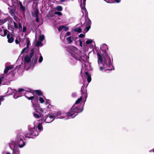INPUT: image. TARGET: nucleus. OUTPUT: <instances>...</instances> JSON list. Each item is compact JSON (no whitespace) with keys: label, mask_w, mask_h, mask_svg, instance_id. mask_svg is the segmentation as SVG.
Masks as SVG:
<instances>
[{"label":"nucleus","mask_w":154,"mask_h":154,"mask_svg":"<svg viewBox=\"0 0 154 154\" xmlns=\"http://www.w3.org/2000/svg\"><path fill=\"white\" fill-rule=\"evenodd\" d=\"M100 48L104 51V54L102 55L99 53L97 54L98 63L99 64L100 69L101 71L111 70L113 68L110 57L106 54V50L108 49L107 45L103 44Z\"/></svg>","instance_id":"f257e3e1"},{"label":"nucleus","mask_w":154,"mask_h":154,"mask_svg":"<svg viewBox=\"0 0 154 154\" xmlns=\"http://www.w3.org/2000/svg\"><path fill=\"white\" fill-rule=\"evenodd\" d=\"M81 101V97L78 99L68 113H66L63 112L59 111V116L58 117V118L62 119L66 116L74 118L78 113L82 112L83 110L84 105L80 103Z\"/></svg>","instance_id":"f03ea898"},{"label":"nucleus","mask_w":154,"mask_h":154,"mask_svg":"<svg viewBox=\"0 0 154 154\" xmlns=\"http://www.w3.org/2000/svg\"><path fill=\"white\" fill-rule=\"evenodd\" d=\"M22 133H19L17 136L15 142L11 141L9 143V146L11 149L13 150L12 154H19V151L18 146L20 148L23 147L25 145V143L23 139L24 138Z\"/></svg>","instance_id":"7ed1b4c3"},{"label":"nucleus","mask_w":154,"mask_h":154,"mask_svg":"<svg viewBox=\"0 0 154 154\" xmlns=\"http://www.w3.org/2000/svg\"><path fill=\"white\" fill-rule=\"evenodd\" d=\"M68 51L72 57L81 62L86 61L89 59L85 54L82 53L81 51L75 47H70Z\"/></svg>","instance_id":"20e7f679"},{"label":"nucleus","mask_w":154,"mask_h":154,"mask_svg":"<svg viewBox=\"0 0 154 154\" xmlns=\"http://www.w3.org/2000/svg\"><path fill=\"white\" fill-rule=\"evenodd\" d=\"M31 102L32 103L33 107L35 111V112L37 113H33V115L34 117L37 119L40 118L43 115V113L45 109L41 108L38 104H35L33 100L31 101Z\"/></svg>","instance_id":"39448f33"},{"label":"nucleus","mask_w":154,"mask_h":154,"mask_svg":"<svg viewBox=\"0 0 154 154\" xmlns=\"http://www.w3.org/2000/svg\"><path fill=\"white\" fill-rule=\"evenodd\" d=\"M37 126H34V127L30 128L28 132L25 134V136L26 137L32 138L35 136H37L38 132L36 131Z\"/></svg>","instance_id":"423d86ee"},{"label":"nucleus","mask_w":154,"mask_h":154,"mask_svg":"<svg viewBox=\"0 0 154 154\" xmlns=\"http://www.w3.org/2000/svg\"><path fill=\"white\" fill-rule=\"evenodd\" d=\"M31 52L29 56V55H26L24 58V63L25 64L26 63L29 64L31 60V58L33 56L34 54V52L33 49H31Z\"/></svg>","instance_id":"0eeeda50"},{"label":"nucleus","mask_w":154,"mask_h":154,"mask_svg":"<svg viewBox=\"0 0 154 154\" xmlns=\"http://www.w3.org/2000/svg\"><path fill=\"white\" fill-rule=\"evenodd\" d=\"M44 121L46 123H50L52 122L55 119L54 114L52 113L45 116L44 118Z\"/></svg>","instance_id":"6e6552de"},{"label":"nucleus","mask_w":154,"mask_h":154,"mask_svg":"<svg viewBox=\"0 0 154 154\" xmlns=\"http://www.w3.org/2000/svg\"><path fill=\"white\" fill-rule=\"evenodd\" d=\"M86 1V0H83V1H82V2L81 1H79L83 15H85V16H87L88 14L87 10L85 8Z\"/></svg>","instance_id":"1a4fd4ad"},{"label":"nucleus","mask_w":154,"mask_h":154,"mask_svg":"<svg viewBox=\"0 0 154 154\" xmlns=\"http://www.w3.org/2000/svg\"><path fill=\"white\" fill-rule=\"evenodd\" d=\"M25 97L29 100H32V101L33 100L35 99V97L33 96V94L31 92H27L25 94Z\"/></svg>","instance_id":"9d476101"},{"label":"nucleus","mask_w":154,"mask_h":154,"mask_svg":"<svg viewBox=\"0 0 154 154\" xmlns=\"http://www.w3.org/2000/svg\"><path fill=\"white\" fill-rule=\"evenodd\" d=\"M91 22V21L90 20H87L85 23L84 25L85 27V31L86 32H87L90 28Z\"/></svg>","instance_id":"9b49d317"},{"label":"nucleus","mask_w":154,"mask_h":154,"mask_svg":"<svg viewBox=\"0 0 154 154\" xmlns=\"http://www.w3.org/2000/svg\"><path fill=\"white\" fill-rule=\"evenodd\" d=\"M8 91L11 92V94H14V99H17L18 97H20V96L17 95V91H16L15 90H12V89L10 88H8Z\"/></svg>","instance_id":"f8f14e48"},{"label":"nucleus","mask_w":154,"mask_h":154,"mask_svg":"<svg viewBox=\"0 0 154 154\" xmlns=\"http://www.w3.org/2000/svg\"><path fill=\"white\" fill-rule=\"evenodd\" d=\"M3 16H2V18H0V25L4 23L8 20V18L4 17L5 15L3 14Z\"/></svg>","instance_id":"ddd939ff"},{"label":"nucleus","mask_w":154,"mask_h":154,"mask_svg":"<svg viewBox=\"0 0 154 154\" xmlns=\"http://www.w3.org/2000/svg\"><path fill=\"white\" fill-rule=\"evenodd\" d=\"M7 38L8 39V42L9 43H12L14 41V38L10 34H8L7 35Z\"/></svg>","instance_id":"4468645a"},{"label":"nucleus","mask_w":154,"mask_h":154,"mask_svg":"<svg viewBox=\"0 0 154 154\" xmlns=\"http://www.w3.org/2000/svg\"><path fill=\"white\" fill-rule=\"evenodd\" d=\"M81 92L82 94V96L79 98L81 97L82 100V97H83L86 99L87 97V95L86 94H85L86 91L85 90V88L84 86H82L81 89Z\"/></svg>","instance_id":"2eb2a0df"},{"label":"nucleus","mask_w":154,"mask_h":154,"mask_svg":"<svg viewBox=\"0 0 154 154\" xmlns=\"http://www.w3.org/2000/svg\"><path fill=\"white\" fill-rule=\"evenodd\" d=\"M14 68V66L12 65L7 66L4 71L5 73H6L10 70Z\"/></svg>","instance_id":"dca6fc26"},{"label":"nucleus","mask_w":154,"mask_h":154,"mask_svg":"<svg viewBox=\"0 0 154 154\" xmlns=\"http://www.w3.org/2000/svg\"><path fill=\"white\" fill-rule=\"evenodd\" d=\"M66 39L68 41V42L70 44L72 42V41L74 40L75 39L74 38V36H69V37L67 38Z\"/></svg>","instance_id":"f3484780"},{"label":"nucleus","mask_w":154,"mask_h":154,"mask_svg":"<svg viewBox=\"0 0 154 154\" xmlns=\"http://www.w3.org/2000/svg\"><path fill=\"white\" fill-rule=\"evenodd\" d=\"M104 1L107 3H114L116 2L119 3L120 2L121 0H104Z\"/></svg>","instance_id":"a211bd4d"},{"label":"nucleus","mask_w":154,"mask_h":154,"mask_svg":"<svg viewBox=\"0 0 154 154\" xmlns=\"http://www.w3.org/2000/svg\"><path fill=\"white\" fill-rule=\"evenodd\" d=\"M37 98L38 99L40 103H44L45 98L44 96H38Z\"/></svg>","instance_id":"6ab92c4d"},{"label":"nucleus","mask_w":154,"mask_h":154,"mask_svg":"<svg viewBox=\"0 0 154 154\" xmlns=\"http://www.w3.org/2000/svg\"><path fill=\"white\" fill-rule=\"evenodd\" d=\"M38 55L37 54H35V56L33 57L32 59V61L33 63L35 64L36 63L38 59Z\"/></svg>","instance_id":"aec40b11"},{"label":"nucleus","mask_w":154,"mask_h":154,"mask_svg":"<svg viewBox=\"0 0 154 154\" xmlns=\"http://www.w3.org/2000/svg\"><path fill=\"white\" fill-rule=\"evenodd\" d=\"M8 31L7 30H4L1 31L0 35L2 36H5L7 34Z\"/></svg>","instance_id":"412c9836"},{"label":"nucleus","mask_w":154,"mask_h":154,"mask_svg":"<svg viewBox=\"0 0 154 154\" xmlns=\"http://www.w3.org/2000/svg\"><path fill=\"white\" fill-rule=\"evenodd\" d=\"M85 74L87 77V81L88 83L90 82L91 81V75L89 74L88 72H86Z\"/></svg>","instance_id":"4be33fe9"},{"label":"nucleus","mask_w":154,"mask_h":154,"mask_svg":"<svg viewBox=\"0 0 154 154\" xmlns=\"http://www.w3.org/2000/svg\"><path fill=\"white\" fill-rule=\"evenodd\" d=\"M42 123H39L38 124L37 127V126L39 131H40L43 130V127L42 126Z\"/></svg>","instance_id":"5701e85b"},{"label":"nucleus","mask_w":154,"mask_h":154,"mask_svg":"<svg viewBox=\"0 0 154 154\" xmlns=\"http://www.w3.org/2000/svg\"><path fill=\"white\" fill-rule=\"evenodd\" d=\"M34 92H35L39 96H43V93L40 90H36L34 91Z\"/></svg>","instance_id":"b1692460"},{"label":"nucleus","mask_w":154,"mask_h":154,"mask_svg":"<svg viewBox=\"0 0 154 154\" xmlns=\"http://www.w3.org/2000/svg\"><path fill=\"white\" fill-rule=\"evenodd\" d=\"M55 9L58 11H61L63 10V8L61 6H58L56 7Z\"/></svg>","instance_id":"393cba45"},{"label":"nucleus","mask_w":154,"mask_h":154,"mask_svg":"<svg viewBox=\"0 0 154 154\" xmlns=\"http://www.w3.org/2000/svg\"><path fill=\"white\" fill-rule=\"evenodd\" d=\"M19 4L20 9L23 11H24L25 10V8L24 6H23L22 2H20Z\"/></svg>","instance_id":"a878e982"},{"label":"nucleus","mask_w":154,"mask_h":154,"mask_svg":"<svg viewBox=\"0 0 154 154\" xmlns=\"http://www.w3.org/2000/svg\"><path fill=\"white\" fill-rule=\"evenodd\" d=\"M74 31L75 32L80 33L82 32V29L80 27H77L75 28L74 30Z\"/></svg>","instance_id":"bb28decb"},{"label":"nucleus","mask_w":154,"mask_h":154,"mask_svg":"<svg viewBox=\"0 0 154 154\" xmlns=\"http://www.w3.org/2000/svg\"><path fill=\"white\" fill-rule=\"evenodd\" d=\"M28 48H27V47H26L24 48L22 50L21 54L23 53H26L28 51Z\"/></svg>","instance_id":"cd10ccee"},{"label":"nucleus","mask_w":154,"mask_h":154,"mask_svg":"<svg viewBox=\"0 0 154 154\" xmlns=\"http://www.w3.org/2000/svg\"><path fill=\"white\" fill-rule=\"evenodd\" d=\"M54 114V116L55 118H58V117L59 116V112H55L54 113H52Z\"/></svg>","instance_id":"c85d7f7f"},{"label":"nucleus","mask_w":154,"mask_h":154,"mask_svg":"<svg viewBox=\"0 0 154 154\" xmlns=\"http://www.w3.org/2000/svg\"><path fill=\"white\" fill-rule=\"evenodd\" d=\"M93 40H92L91 39H89L86 41V44H87L88 45H89V44H91V43H93Z\"/></svg>","instance_id":"c756f323"},{"label":"nucleus","mask_w":154,"mask_h":154,"mask_svg":"<svg viewBox=\"0 0 154 154\" xmlns=\"http://www.w3.org/2000/svg\"><path fill=\"white\" fill-rule=\"evenodd\" d=\"M44 36L43 35H41L39 36L38 40L40 41H42L44 39Z\"/></svg>","instance_id":"7c9ffc66"},{"label":"nucleus","mask_w":154,"mask_h":154,"mask_svg":"<svg viewBox=\"0 0 154 154\" xmlns=\"http://www.w3.org/2000/svg\"><path fill=\"white\" fill-rule=\"evenodd\" d=\"M41 42L42 41H40L39 40L38 41L36 44V46H42L43 45Z\"/></svg>","instance_id":"2f4dec72"},{"label":"nucleus","mask_w":154,"mask_h":154,"mask_svg":"<svg viewBox=\"0 0 154 154\" xmlns=\"http://www.w3.org/2000/svg\"><path fill=\"white\" fill-rule=\"evenodd\" d=\"M30 44V42L28 38L26 39V47L27 48H29V45Z\"/></svg>","instance_id":"473e14b6"},{"label":"nucleus","mask_w":154,"mask_h":154,"mask_svg":"<svg viewBox=\"0 0 154 154\" xmlns=\"http://www.w3.org/2000/svg\"><path fill=\"white\" fill-rule=\"evenodd\" d=\"M34 12L35 16H38V10L37 8H36L34 10Z\"/></svg>","instance_id":"72a5a7b5"},{"label":"nucleus","mask_w":154,"mask_h":154,"mask_svg":"<svg viewBox=\"0 0 154 154\" xmlns=\"http://www.w3.org/2000/svg\"><path fill=\"white\" fill-rule=\"evenodd\" d=\"M64 28V26H60L59 28H58V30L60 31L62 29H63Z\"/></svg>","instance_id":"f704fd0d"},{"label":"nucleus","mask_w":154,"mask_h":154,"mask_svg":"<svg viewBox=\"0 0 154 154\" xmlns=\"http://www.w3.org/2000/svg\"><path fill=\"white\" fill-rule=\"evenodd\" d=\"M55 14H57L59 16H61L62 15V13L60 12H55Z\"/></svg>","instance_id":"c9c22d12"},{"label":"nucleus","mask_w":154,"mask_h":154,"mask_svg":"<svg viewBox=\"0 0 154 154\" xmlns=\"http://www.w3.org/2000/svg\"><path fill=\"white\" fill-rule=\"evenodd\" d=\"M43 60V57L42 56H40L39 59V63L41 62Z\"/></svg>","instance_id":"e433bc0d"},{"label":"nucleus","mask_w":154,"mask_h":154,"mask_svg":"<svg viewBox=\"0 0 154 154\" xmlns=\"http://www.w3.org/2000/svg\"><path fill=\"white\" fill-rule=\"evenodd\" d=\"M24 91V90L23 88H19L18 90V92L19 93L21 92L22 91Z\"/></svg>","instance_id":"4c0bfd02"},{"label":"nucleus","mask_w":154,"mask_h":154,"mask_svg":"<svg viewBox=\"0 0 154 154\" xmlns=\"http://www.w3.org/2000/svg\"><path fill=\"white\" fill-rule=\"evenodd\" d=\"M46 106L47 108L49 109H51L52 108V106L50 104H49L48 105H47Z\"/></svg>","instance_id":"58836bf2"},{"label":"nucleus","mask_w":154,"mask_h":154,"mask_svg":"<svg viewBox=\"0 0 154 154\" xmlns=\"http://www.w3.org/2000/svg\"><path fill=\"white\" fill-rule=\"evenodd\" d=\"M65 31H66L69 30V28L68 26H64L63 28Z\"/></svg>","instance_id":"ea45409f"},{"label":"nucleus","mask_w":154,"mask_h":154,"mask_svg":"<svg viewBox=\"0 0 154 154\" xmlns=\"http://www.w3.org/2000/svg\"><path fill=\"white\" fill-rule=\"evenodd\" d=\"M71 35V32H67L65 36H69Z\"/></svg>","instance_id":"a19ab883"},{"label":"nucleus","mask_w":154,"mask_h":154,"mask_svg":"<svg viewBox=\"0 0 154 154\" xmlns=\"http://www.w3.org/2000/svg\"><path fill=\"white\" fill-rule=\"evenodd\" d=\"M26 26H23V32H25L26 31Z\"/></svg>","instance_id":"79ce46f5"},{"label":"nucleus","mask_w":154,"mask_h":154,"mask_svg":"<svg viewBox=\"0 0 154 154\" xmlns=\"http://www.w3.org/2000/svg\"><path fill=\"white\" fill-rule=\"evenodd\" d=\"M2 154H11V153L8 151H4L2 152Z\"/></svg>","instance_id":"37998d69"},{"label":"nucleus","mask_w":154,"mask_h":154,"mask_svg":"<svg viewBox=\"0 0 154 154\" xmlns=\"http://www.w3.org/2000/svg\"><path fill=\"white\" fill-rule=\"evenodd\" d=\"M49 104V100H46L45 104L46 106L48 105Z\"/></svg>","instance_id":"c03bdc74"},{"label":"nucleus","mask_w":154,"mask_h":154,"mask_svg":"<svg viewBox=\"0 0 154 154\" xmlns=\"http://www.w3.org/2000/svg\"><path fill=\"white\" fill-rule=\"evenodd\" d=\"M84 36V34H81L79 35V37L80 38H82Z\"/></svg>","instance_id":"a18cd8bd"},{"label":"nucleus","mask_w":154,"mask_h":154,"mask_svg":"<svg viewBox=\"0 0 154 154\" xmlns=\"http://www.w3.org/2000/svg\"><path fill=\"white\" fill-rule=\"evenodd\" d=\"M35 17H36V19H35V20H36V21L37 22H39V20L38 18V16H35Z\"/></svg>","instance_id":"49530a36"},{"label":"nucleus","mask_w":154,"mask_h":154,"mask_svg":"<svg viewBox=\"0 0 154 154\" xmlns=\"http://www.w3.org/2000/svg\"><path fill=\"white\" fill-rule=\"evenodd\" d=\"M79 45H80L81 47H82V41L81 40H79Z\"/></svg>","instance_id":"de8ad7c7"},{"label":"nucleus","mask_w":154,"mask_h":154,"mask_svg":"<svg viewBox=\"0 0 154 154\" xmlns=\"http://www.w3.org/2000/svg\"><path fill=\"white\" fill-rule=\"evenodd\" d=\"M69 0H60V2H63L69 1Z\"/></svg>","instance_id":"09e8293b"},{"label":"nucleus","mask_w":154,"mask_h":154,"mask_svg":"<svg viewBox=\"0 0 154 154\" xmlns=\"http://www.w3.org/2000/svg\"><path fill=\"white\" fill-rule=\"evenodd\" d=\"M15 42L17 44H18L19 43V41L17 39L15 40Z\"/></svg>","instance_id":"8fccbe9b"},{"label":"nucleus","mask_w":154,"mask_h":154,"mask_svg":"<svg viewBox=\"0 0 154 154\" xmlns=\"http://www.w3.org/2000/svg\"><path fill=\"white\" fill-rule=\"evenodd\" d=\"M35 99H33V100H34V103H35V104H38V105L39 106V104H36V102H37V100H36V101H35Z\"/></svg>","instance_id":"3c124183"},{"label":"nucleus","mask_w":154,"mask_h":154,"mask_svg":"<svg viewBox=\"0 0 154 154\" xmlns=\"http://www.w3.org/2000/svg\"><path fill=\"white\" fill-rule=\"evenodd\" d=\"M79 1H81V2L82 1H83V0H78Z\"/></svg>","instance_id":"603ef678"},{"label":"nucleus","mask_w":154,"mask_h":154,"mask_svg":"<svg viewBox=\"0 0 154 154\" xmlns=\"http://www.w3.org/2000/svg\"><path fill=\"white\" fill-rule=\"evenodd\" d=\"M152 151L153 152H154V149H152Z\"/></svg>","instance_id":"864d4df0"},{"label":"nucleus","mask_w":154,"mask_h":154,"mask_svg":"<svg viewBox=\"0 0 154 154\" xmlns=\"http://www.w3.org/2000/svg\"><path fill=\"white\" fill-rule=\"evenodd\" d=\"M48 120L50 121V119H48Z\"/></svg>","instance_id":"5fc2aeb1"},{"label":"nucleus","mask_w":154,"mask_h":154,"mask_svg":"<svg viewBox=\"0 0 154 154\" xmlns=\"http://www.w3.org/2000/svg\"><path fill=\"white\" fill-rule=\"evenodd\" d=\"M151 151H152V150H151V151H149V152H151Z\"/></svg>","instance_id":"6e6d98bb"},{"label":"nucleus","mask_w":154,"mask_h":154,"mask_svg":"<svg viewBox=\"0 0 154 154\" xmlns=\"http://www.w3.org/2000/svg\"><path fill=\"white\" fill-rule=\"evenodd\" d=\"M12 6H10V7H12Z\"/></svg>","instance_id":"4d7b16f0"},{"label":"nucleus","mask_w":154,"mask_h":154,"mask_svg":"<svg viewBox=\"0 0 154 154\" xmlns=\"http://www.w3.org/2000/svg\"><path fill=\"white\" fill-rule=\"evenodd\" d=\"M8 8L10 9V8Z\"/></svg>","instance_id":"13d9d810"},{"label":"nucleus","mask_w":154,"mask_h":154,"mask_svg":"<svg viewBox=\"0 0 154 154\" xmlns=\"http://www.w3.org/2000/svg\"><path fill=\"white\" fill-rule=\"evenodd\" d=\"M72 1H73L74 0H71Z\"/></svg>","instance_id":"bf43d9fd"}]
</instances>
